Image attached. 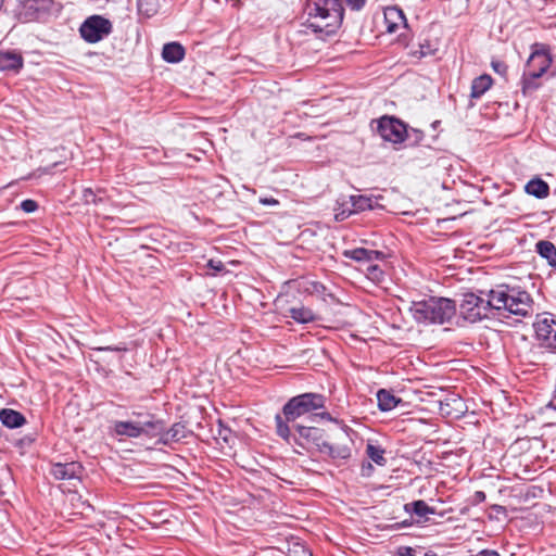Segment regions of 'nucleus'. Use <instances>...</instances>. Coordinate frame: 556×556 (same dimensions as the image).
Segmentation results:
<instances>
[{
    "label": "nucleus",
    "instance_id": "12",
    "mask_svg": "<svg viewBox=\"0 0 556 556\" xmlns=\"http://www.w3.org/2000/svg\"><path fill=\"white\" fill-rule=\"evenodd\" d=\"M552 58L543 46L535 43L530 54L526 71L531 73L532 77H541L551 66Z\"/></svg>",
    "mask_w": 556,
    "mask_h": 556
},
{
    "label": "nucleus",
    "instance_id": "30",
    "mask_svg": "<svg viewBox=\"0 0 556 556\" xmlns=\"http://www.w3.org/2000/svg\"><path fill=\"white\" fill-rule=\"evenodd\" d=\"M539 77H532L531 73L525 71L521 80V91L523 96H531L539 87L540 84L536 81Z\"/></svg>",
    "mask_w": 556,
    "mask_h": 556
},
{
    "label": "nucleus",
    "instance_id": "1",
    "mask_svg": "<svg viewBox=\"0 0 556 556\" xmlns=\"http://www.w3.org/2000/svg\"><path fill=\"white\" fill-rule=\"evenodd\" d=\"M305 26L320 38L331 36L340 28L344 8L341 0H306Z\"/></svg>",
    "mask_w": 556,
    "mask_h": 556
},
{
    "label": "nucleus",
    "instance_id": "2",
    "mask_svg": "<svg viewBox=\"0 0 556 556\" xmlns=\"http://www.w3.org/2000/svg\"><path fill=\"white\" fill-rule=\"evenodd\" d=\"M493 309H504L509 314L526 317L532 309L531 295L519 286L501 283L488 292Z\"/></svg>",
    "mask_w": 556,
    "mask_h": 556
},
{
    "label": "nucleus",
    "instance_id": "19",
    "mask_svg": "<svg viewBox=\"0 0 556 556\" xmlns=\"http://www.w3.org/2000/svg\"><path fill=\"white\" fill-rule=\"evenodd\" d=\"M0 420L3 426L14 429L26 424V418L20 412L12 408H2L0 410Z\"/></svg>",
    "mask_w": 556,
    "mask_h": 556
},
{
    "label": "nucleus",
    "instance_id": "16",
    "mask_svg": "<svg viewBox=\"0 0 556 556\" xmlns=\"http://www.w3.org/2000/svg\"><path fill=\"white\" fill-rule=\"evenodd\" d=\"M113 434L119 438L138 439L141 437L139 420H117L112 427Z\"/></svg>",
    "mask_w": 556,
    "mask_h": 556
},
{
    "label": "nucleus",
    "instance_id": "45",
    "mask_svg": "<svg viewBox=\"0 0 556 556\" xmlns=\"http://www.w3.org/2000/svg\"><path fill=\"white\" fill-rule=\"evenodd\" d=\"M131 415L137 417L136 420L146 419V416H152L149 413H142V412H132Z\"/></svg>",
    "mask_w": 556,
    "mask_h": 556
},
{
    "label": "nucleus",
    "instance_id": "15",
    "mask_svg": "<svg viewBox=\"0 0 556 556\" xmlns=\"http://www.w3.org/2000/svg\"><path fill=\"white\" fill-rule=\"evenodd\" d=\"M139 427L141 437L157 438L159 440L163 434V429H165V422L155 416H146V419L139 420Z\"/></svg>",
    "mask_w": 556,
    "mask_h": 556
},
{
    "label": "nucleus",
    "instance_id": "8",
    "mask_svg": "<svg viewBox=\"0 0 556 556\" xmlns=\"http://www.w3.org/2000/svg\"><path fill=\"white\" fill-rule=\"evenodd\" d=\"M112 28V23L108 18L101 15H92L83 22L79 34L85 41L96 43L109 36Z\"/></svg>",
    "mask_w": 556,
    "mask_h": 556
},
{
    "label": "nucleus",
    "instance_id": "27",
    "mask_svg": "<svg viewBox=\"0 0 556 556\" xmlns=\"http://www.w3.org/2000/svg\"><path fill=\"white\" fill-rule=\"evenodd\" d=\"M406 513L415 514L418 517H425L428 514H434L435 509L430 507L425 501L418 500L412 503H407L404 506Z\"/></svg>",
    "mask_w": 556,
    "mask_h": 556
},
{
    "label": "nucleus",
    "instance_id": "18",
    "mask_svg": "<svg viewBox=\"0 0 556 556\" xmlns=\"http://www.w3.org/2000/svg\"><path fill=\"white\" fill-rule=\"evenodd\" d=\"M24 60L21 53L14 51H0V70L18 71L23 67Z\"/></svg>",
    "mask_w": 556,
    "mask_h": 556
},
{
    "label": "nucleus",
    "instance_id": "6",
    "mask_svg": "<svg viewBox=\"0 0 556 556\" xmlns=\"http://www.w3.org/2000/svg\"><path fill=\"white\" fill-rule=\"evenodd\" d=\"M53 0H21L15 9V17L21 23L45 22L54 9Z\"/></svg>",
    "mask_w": 556,
    "mask_h": 556
},
{
    "label": "nucleus",
    "instance_id": "44",
    "mask_svg": "<svg viewBox=\"0 0 556 556\" xmlns=\"http://www.w3.org/2000/svg\"><path fill=\"white\" fill-rule=\"evenodd\" d=\"M260 202L264 205H277L279 204L278 200L274 198H262L260 199Z\"/></svg>",
    "mask_w": 556,
    "mask_h": 556
},
{
    "label": "nucleus",
    "instance_id": "23",
    "mask_svg": "<svg viewBox=\"0 0 556 556\" xmlns=\"http://www.w3.org/2000/svg\"><path fill=\"white\" fill-rule=\"evenodd\" d=\"M492 83V77L488 74L476 77L471 83L470 97L472 99H479L482 94H484L485 91L491 88Z\"/></svg>",
    "mask_w": 556,
    "mask_h": 556
},
{
    "label": "nucleus",
    "instance_id": "48",
    "mask_svg": "<svg viewBox=\"0 0 556 556\" xmlns=\"http://www.w3.org/2000/svg\"><path fill=\"white\" fill-rule=\"evenodd\" d=\"M426 556H432V555L427 553Z\"/></svg>",
    "mask_w": 556,
    "mask_h": 556
},
{
    "label": "nucleus",
    "instance_id": "29",
    "mask_svg": "<svg viewBox=\"0 0 556 556\" xmlns=\"http://www.w3.org/2000/svg\"><path fill=\"white\" fill-rule=\"evenodd\" d=\"M366 454L374 463L379 466H383L387 463L384 457V450L379 445L368 443L366 446Z\"/></svg>",
    "mask_w": 556,
    "mask_h": 556
},
{
    "label": "nucleus",
    "instance_id": "35",
    "mask_svg": "<svg viewBox=\"0 0 556 556\" xmlns=\"http://www.w3.org/2000/svg\"><path fill=\"white\" fill-rule=\"evenodd\" d=\"M367 273L371 279H377V280H379L383 274L382 270L377 265H369L367 267Z\"/></svg>",
    "mask_w": 556,
    "mask_h": 556
},
{
    "label": "nucleus",
    "instance_id": "34",
    "mask_svg": "<svg viewBox=\"0 0 556 556\" xmlns=\"http://www.w3.org/2000/svg\"><path fill=\"white\" fill-rule=\"evenodd\" d=\"M492 67L497 74L502 76H505L508 71V66L502 61H492Z\"/></svg>",
    "mask_w": 556,
    "mask_h": 556
},
{
    "label": "nucleus",
    "instance_id": "31",
    "mask_svg": "<svg viewBox=\"0 0 556 556\" xmlns=\"http://www.w3.org/2000/svg\"><path fill=\"white\" fill-rule=\"evenodd\" d=\"M346 256L351 257L354 261L357 262H371L372 261V253L370 250L365 248H357L354 249L348 253H345Z\"/></svg>",
    "mask_w": 556,
    "mask_h": 556
},
{
    "label": "nucleus",
    "instance_id": "13",
    "mask_svg": "<svg viewBox=\"0 0 556 556\" xmlns=\"http://www.w3.org/2000/svg\"><path fill=\"white\" fill-rule=\"evenodd\" d=\"M50 472L56 480L79 479L83 473V466L77 462L56 463L52 465Z\"/></svg>",
    "mask_w": 556,
    "mask_h": 556
},
{
    "label": "nucleus",
    "instance_id": "4",
    "mask_svg": "<svg viewBox=\"0 0 556 556\" xmlns=\"http://www.w3.org/2000/svg\"><path fill=\"white\" fill-rule=\"evenodd\" d=\"M276 433L287 441L293 442L300 447L309 451L316 448L319 453L325 444V431L317 427L295 425L293 426L295 432H291V428L283 421L282 416L277 414L275 416Z\"/></svg>",
    "mask_w": 556,
    "mask_h": 556
},
{
    "label": "nucleus",
    "instance_id": "46",
    "mask_svg": "<svg viewBox=\"0 0 556 556\" xmlns=\"http://www.w3.org/2000/svg\"><path fill=\"white\" fill-rule=\"evenodd\" d=\"M370 252L372 253V261L374 260H380L383 257V253L380 252V251H377V250H370Z\"/></svg>",
    "mask_w": 556,
    "mask_h": 556
},
{
    "label": "nucleus",
    "instance_id": "40",
    "mask_svg": "<svg viewBox=\"0 0 556 556\" xmlns=\"http://www.w3.org/2000/svg\"><path fill=\"white\" fill-rule=\"evenodd\" d=\"M84 199L87 203H97L96 194L91 189H86L84 191Z\"/></svg>",
    "mask_w": 556,
    "mask_h": 556
},
{
    "label": "nucleus",
    "instance_id": "43",
    "mask_svg": "<svg viewBox=\"0 0 556 556\" xmlns=\"http://www.w3.org/2000/svg\"><path fill=\"white\" fill-rule=\"evenodd\" d=\"M476 556H501V555L494 549H482Z\"/></svg>",
    "mask_w": 556,
    "mask_h": 556
},
{
    "label": "nucleus",
    "instance_id": "42",
    "mask_svg": "<svg viewBox=\"0 0 556 556\" xmlns=\"http://www.w3.org/2000/svg\"><path fill=\"white\" fill-rule=\"evenodd\" d=\"M486 498L485 493L483 491H477L473 494V503L479 504L484 502Z\"/></svg>",
    "mask_w": 556,
    "mask_h": 556
},
{
    "label": "nucleus",
    "instance_id": "33",
    "mask_svg": "<svg viewBox=\"0 0 556 556\" xmlns=\"http://www.w3.org/2000/svg\"><path fill=\"white\" fill-rule=\"evenodd\" d=\"M21 208L25 213H34L38 208V203L35 200L27 199V200L22 201Z\"/></svg>",
    "mask_w": 556,
    "mask_h": 556
},
{
    "label": "nucleus",
    "instance_id": "41",
    "mask_svg": "<svg viewBox=\"0 0 556 556\" xmlns=\"http://www.w3.org/2000/svg\"><path fill=\"white\" fill-rule=\"evenodd\" d=\"M207 266L215 271L224 270V264L220 261L210 260Z\"/></svg>",
    "mask_w": 556,
    "mask_h": 556
},
{
    "label": "nucleus",
    "instance_id": "5",
    "mask_svg": "<svg viewBox=\"0 0 556 556\" xmlns=\"http://www.w3.org/2000/svg\"><path fill=\"white\" fill-rule=\"evenodd\" d=\"M325 407V396L319 393H303L291 397L282 407V419L287 425L298 418Z\"/></svg>",
    "mask_w": 556,
    "mask_h": 556
},
{
    "label": "nucleus",
    "instance_id": "37",
    "mask_svg": "<svg viewBox=\"0 0 556 556\" xmlns=\"http://www.w3.org/2000/svg\"><path fill=\"white\" fill-rule=\"evenodd\" d=\"M346 4L350 9L358 11L364 8L366 0H346Z\"/></svg>",
    "mask_w": 556,
    "mask_h": 556
},
{
    "label": "nucleus",
    "instance_id": "22",
    "mask_svg": "<svg viewBox=\"0 0 556 556\" xmlns=\"http://www.w3.org/2000/svg\"><path fill=\"white\" fill-rule=\"evenodd\" d=\"M185 56V48L178 42H169L164 45L162 58L168 63L180 62Z\"/></svg>",
    "mask_w": 556,
    "mask_h": 556
},
{
    "label": "nucleus",
    "instance_id": "47",
    "mask_svg": "<svg viewBox=\"0 0 556 556\" xmlns=\"http://www.w3.org/2000/svg\"><path fill=\"white\" fill-rule=\"evenodd\" d=\"M320 416L324 419H327L329 421H334V422L339 424V421L337 419L332 418L329 413H323V414H320Z\"/></svg>",
    "mask_w": 556,
    "mask_h": 556
},
{
    "label": "nucleus",
    "instance_id": "17",
    "mask_svg": "<svg viewBox=\"0 0 556 556\" xmlns=\"http://www.w3.org/2000/svg\"><path fill=\"white\" fill-rule=\"evenodd\" d=\"M295 285V288L299 292L306 293L309 295H316L318 298L325 299L326 296V287L319 282L307 279H298L292 281Z\"/></svg>",
    "mask_w": 556,
    "mask_h": 556
},
{
    "label": "nucleus",
    "instance_id": "21",
    "mask_svg": "<svg viewBox=\"0 0 556 556\" xmlns=\"http://www.w3.org/2000/svg\"><path fill=\"white\" fill-rule=\"evenodd\" d=\"M525 190L528 194L538 199H545L549 194V186L541 178H533L527 182Z\"/></svg>",
    "mask_w": 556,
    "mask_h": 556
},
{
    "label": "nucleus",
    "instance_id": "10",
    "mask_svg": "<svg viewBox=\"0 0 556 556\" xmlns=\"http://www.w3.org/2000/svg\"><path fill=\"white\" fill-rule=\"evenodd\" d=\"M351 432H353V430L348 426H344L345 441L331 444L326 440L320 453L327 455L334 463L349 460L352 456L351 445L353 443V440L350 437Z\"/></svg>",
    "mask_w": 556,
    "mask_h": 556
},
{
    "label": "nucleus",
    "instance_id": "14",
    "mask_svg": "<svg viewBox=\"0 0 556 556\" xmlns=\"http://www.w3.org/2000/svg\"><path fill=\"white\" fill-rule=\"evenodd\" d=\"M384 24L388 33H395L401 26L408 27L404 12L397 7H388L384 12Z\"/></svg>",
    "mask_w": 556,
    "mask_h": 556
},
{
    "label": "nucleus",
    "instance_id": "20",
    "mask_svg": "<svg viewBox=\"0 0 556 556\" xmlns=\"http://www.w3.org/2000/svg\"><path fill=\"white\" fill-rule=\"evenodd\" d=\"M186 438V427L179 422L174 424L168 430L163 429V434L157 443L163 445H169L173 442H179Z\"/></svg>",
    "mask_w": 556,
    "mask_h": 556
},
{
    "label": "nucleus",
    "instance_id": "39",
    "mask_svg": "<svg viewBox=\"0 0 556 556\" xmlns=\"http://www.w3.org/2000/svg\"><path fill=\"white\" fill-rule=\"evenodd\" d=\"M352 213H354L353 210H350V208L345 210V208H343L342 211L336 213V216H334L336 220L342 222L345 218H348Z\"/></svg>",
    "mask_w": 556,
    "mask_h": 556
},
{
    "label": "nucleus",
    "instance_id": "32",
    "mask_svg": "<svg viewBox=\"0 0 556 556\" xmlns=\"http://www.w3.org/2000/svg\"><path fill=\"white\" fill-rule=\"evenodd\" d=\"M435 51V48H433L428 41H425L422 43H419L418 50L413 51V55L418 58H425L428 55H433Z\"/></svg>",
    "mask_w": 556,
    "mask_h": 556
},
{
    "label": "nucleus",
    "instance_id": "25",
    "mask_svg": "<svg viewBox=\"0 0 556 556\" xmlns=\"http://www.w3.org/2000/svg\"><path fill=\"white\" fill-rule=\"evenodd\" d=\"M538 254L545 258L549 266L556 267V247L551 241L541 240L536 243Z\"/></svg>",
    "mask_w": 556,
    "mask_h": 556
},
{
    "label": "nucleus",
    "instance_id": "7",
    "mask_svg": "<svg viewBox=\"0 0 556 556\" xmlns=\"http://www.w3.org/2000/svg\"><path fill=\"white\" fill-rule=\"evenodd\" d=\"M491 309H493L491 298L488 296L485 300L475 293H466L459 305L460 315L470 323L488 317Z\"/></svg>",
    "mask_w": 556,
    "mask_h": 556
},
{
    "label": "nucleus",
    "instance_id": "28",
    "mask_svg": "<svg viewBox=\"0 0 556 556\" xmlns=\"http://www.w3.org/2000/svg\"><path fill=\"white\" fill-rule=\"evenodd\" d=\"M350 202L354 213L372 208V199L366 195H351Z\"/></svg>",
    "mask_w": 556,
    "mask_h": 556
},
{
    "label": "nucleus",
    "instance_id": "38",
    "mask_svg": "<svg viewBox=\"0 0 556 556\" xmlns=\"http://www.w3.org/2000/svg\"><path fill=\"white\" fill-rule=\"evenodd\" d=\"M96 351H114V352H126L128 349L125 345H117V346H99L93 348Z\"/></svg>",
    "mask_w": 556,
    "mask_h": 556
},
{
    "label": "nucleus",
    "instance_id": "3",
    "mask_svg": "<svg viewBox=\"0 0 556 556\" xmlns=\"http://www.w3.org/2000/svg\"><path fill=\"white\" fill-rule=\"evenodd\" d=\"M409 312L418 324L443 325L450 323L455 316L456 304L447 298L430 296L412 302Z\"/></svg>",
    "mask_w": 556,
    "mask_h": 556
},
{
    "label": "nucleus",
    "instance_id": "36",
    "mask_svg": "<svg viewBox=\"0 0 556 556\" xmlns=\"http://www.w3.org/2000/svg\"><path fill=\"white\" fill-rule=\"evenodd\" d=\"M395 556H416L415 551L410 546H400L395 552Z\"/></svg>",
    "mask_w": 556,
    "mask_h": 556
},
{
    "label": "nucleus",
    "instance_id": "26",
    "mask_svg": "<svg viewBox=\"0 0 556 556\" xmlns=\"http://www.w3.org/2000/svg\"><path fill=\"white\" fill-rule=\"evenodd\" d=\"M289 316L299 324H308L316 320L315 313L305 306L291 307L289 309Z\"/></svg>",
    "mask_w": 556,
    "mask_h": 556
},
{
    "label": "nucleus",
    "instance_id": "9",
    "mask_svg": "<svg viewBox=\"0 0 556 556\" xmlns=\"http://www.w3.org/2000/svg\"><path fill=\"white\" fill-rule=\"evenodd\" d=\"M377 132L384 140L401 143L407 136L406 125L393 116H382L378 119Z\"/></svg>",
    "mask_w": 556,
    "mask_h": 556
},
{
    "label": "nucleus",
    "instance_id": "11",
    "mask_svg": "<svg viewBox=\"0 0 556 556\" xmlns=\"http://www.w3.org/2000/svg\"><path fill=\"white\" fill-rule=\"evenodd\" d=\"M533 327L541 346L556 351V320L551 315L545 316L538 319Z\"/></svg>",
    "mask_w": 556,
    "mask_h": 556
},
{
    "label": "nucleus",
    "instance_id": "24",
    "mask_svg": "<svg viewBox=\"0 0 556 556\" xmlns=\"http://www.w3.org/2000/svg\"><path fill=\"white\" fill-rule=\"evenodd\" d=\"M378 407L382 412H389L401 403V399L396 397L391 391L381 389L377 392Z\"/></svg>",
    "mask_w": 556,
    "mask_h": 556
}]
</instances>
